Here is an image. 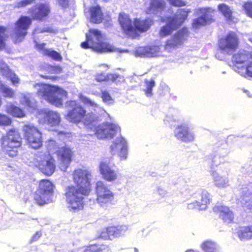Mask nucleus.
I'll return each instance as SVG.
<instances>
[{"label": "nucleus", "mask_w": 252, "mask_h": 252, "mask_svg": "<svg viewBox=\"0 0 252 252\" xmlns=\"http://www.w3.org/2000/svg\"><path fill=\"white\" fill-rule=\"evenodd\" d=\"M38 96L57 107L63 105V100L66 97L67 92L55 86L37 83L34 85Z\"/></svg>", "instance_id": "nucleus-1"}, {"label": "nucleus", "mask_w": 252, "mask_h": 252, "mask_svg": "<svg viewBox=\"0 0 252 252\" xmlns=\"http://www.w3.org/2000/svg\"><path fill=\"white\" fill-rule=\"evenodd\" d=\"M86 41L81 43L82 48H92L97 52H109L114 51V47L104 42V39L101 32L96 29H90L86 34Z\"/></svg>", "instance_id": "nucleus-2"}, {"label": "nucleus", "mask_w": 252, "mask_h": 252, "mask_svg": "<svg viewBox=\"0 0 252 252\" xmlns=\"http://www.w3.org/2000/svg\"><path fill=\"white\" fill-rule=\"evenodd\" d=\"M2 151L10 157L18 154V149L21 145V138L19 131L15 128L9 130L1 140Z\"/></svg>", "instance_id": "nucleus-3"}, {"label": "nucleus", "mask_w": 252, "mask_h": 252, "mask_svg": "<svg viewBox=\"0 0 252 252\" xmlns=\"http://www.w3.org/2000/svg\"><path fill=\"white\" fill-rule=\"evenodd\" d=\"M119 21L124 32L127 35L133 33L136 30L140 32H145L149 29L153 24V21L151 19L141 21L135 19L132 23L129 16L124 13L120 14Z\"/></svg>", "instance_id": "nucleus-4"}, {"label": "nucleus", "mask_w": 252, "mask_h": 252, "mask_svg": "<svg viewBox=\"0 0 252 252\" xmlns=\"http://www.w3.org/2000/svg\"><path fill=\"white\" fill-rule=\"evenodd\" d=\"M87 190H82L71 186L65 189V199L67 207L70 211L78 212L84 206V196L89 194Z\"/></svg>", "instance_id": "nucleus-5"}, {"label": "nucleus", "mask_w": 252, "mask_h": 252, "mask_svg": "<svg viewBox=\"0 0 252 252\" xmlns=\"http://www.w3.org/2000/svg\"><path fill=\"white\" fill-rule=\"evenodd\" d=\"M33 163L44 174L50 176L56 169L55 161L51 154L38 151L34 155Z\"/></svg>", "instance_id": "nucleus-6"}, {"label": "nucleus", "mask_w": 252, "mask_h": 252, "mask_svg": "<svg viewBox=\"0 0 252 252\" xmlns=\"http://www.w3.org/2000/svg\"><path fill=\"white\" fill-rule=\"evenodd\" d=\"M54 185L48 180H42L34 196V199L40 205L48 204L53 201Z\"/></svg>", "instance_id": "nucleus-7"}, {"label": "nucleus", "mask_w": 252, "mask_h": 252, "mask_svg": "<svg viewBox=\"0 0 252 252\" xmlns=\"http://www.w3.org/2000/svg\"><path fill=\"white\" fill-rule=\"evenodd\" d=\"M189 12L188 9H179L174 16L168 19L166 25L161 28L160 36L164 37L170 34L184 22Z\"/></svg>", "instance_id": "nucleus-8"}, {"label": "nucleus", "mask_w": 252, "mask_h": 252, "mask_svg": "<svg viewBox=\"0 0 252 252\" xmlns=\"http://www.w3.org/2000/svg\"><path fill=\"white\" fill-rule=\"evenodd\" d=\"M23 130L25 137L31 147L37 149L42 146V134L36 127L32 124L26 125Z\"/></svg>", "instance_id": "nucleus-9"}, {"label": "nucleus", "mask_w": 252, "mask_h": 252, "mask_svg": "<svg viewBox=\"0 0 252 252\" xmlns=\"http://www.w3.org/2000/svg\"><path fill=\"white\" fill-rule=\"evenodd\" d=\"M95 188L97 196L96 200L100 206L104 207L112 203L114 199V194L104 182L98 181Z\"/></svg>", "instance_id": "nucleus-10"}, {"label": "nucleus", "mask_w": 252, "mask_h": 252, "mask_svg": "<svg viewBox=\"0 0 252 252\" xmlns=\"http://www.w3.org/2000/svg\"><path fill=\"white\" fill-rule=\"evenodd\" d=\"M73 180L76 184V188L82 190H87L90 192L91 173L86 169H77L73 174Z\"/></svg>", "instance_id": "nucleus-11"}, {"label": "nucleus", "mask_w": 252, "mask_h": 252, "mask_svg": "<svg viewBox=\"0 0 252 252\" xmlns=\"http://www.w3.org/2000/svg\"><path fill=\"white\" fill-rule=\"evenodd\" d=\"M39 123L50 130H54L61 122L60 114L53 111H45L38 116Z\"/></svg>", "instance_id": "nucleus-12"}, {"label": "nucleus", "mask_w": 252, "mask_h": 252, "mask_svg": "<svg viewBox=\"0 0 252 252\" xmlns=\"http://www.w3.org/2000/svg\"><path fill=\"white\" fill-rule=\"evenodd\" d=\"M238 45V39L236 34L230 32L221 38L219 41V48L224 54H232L237 48Z\"/></svg>", "instance_id": "nucleus-13"}, {"label": "nucleus", "mask_w": 252, "mask_h": 252, "mask_svg": "<svg viewBox=\"0 0 252 252\" xmlns=\"http://www.w3.org/2000/svg\"><path fill=\"white\" fill-rule=\"evenodd\" d=\"M120 128L117 125L106 123L98 126L95 128V134L98 139H111L119 132Z\"/></svg>", "instance_id": "nucleus-14"}, {"label": "nucleus", "mask_w": 252, "mask_h": 252, "mask_svg": "<svg viewBox=\"0 0 252 252\" xmlns=\"http://www.w3.org/2000/svg\"><path fill=\"white\" fill-rule=\"evenodd\" d=\"M114 164H112L109 160L104 159L100 161L99 170L102 178L106 181L112 182L118 179V173L113 168Z\"/></svg>", "instance_id": "nucleus-15"}, {"label": "nucleus", "mask_w": 252, "mask_h": 252, "mask_svg": "<svg viewBox=\"0 0 252 252\" xmlns=\"http://www.w3.org/2000/svg\"><path fill=\"white\" fill-rule=\"evenodd\" d=\"M188 36V29L183 28L168 39L165 45V50L171 52L176 49L178 46L183 44Z\"/></svg>", "instance_id": "nucleus-16"}, {"label": "nucleus", "mask_w": 252, "mask_h": 252, "mask_svg": "<svg viewBox=\"0 0 252 252\" xmlns=\"http://www.w3.org/2000/svg\"><path fill=\"white\" fill-rule=\"evenodd\" d=\"M67 104L72 109L69 110L66 115V119L72 123H78L81 122L86 114V110L75 101H70Z\"/></svg>", "instance_id": "nucleus-17"}, {"label": "nucleus", "mask_w": 252, "mask_h": 252, "mask_svg": "<svg viewBox=\"0 0 252 252\" xmlns=\"http://www.w3.org/2000/svg\"><path fill=\"white\" fill-rule=\"evenodd\" d=\"M110 148L112 154H117L121 160H126L127 158L128 154L127 142L122 136L115 139Z\"/></svg>", "instance_id": "nucleus-18"}, {"label": "nucleus", "mask_w": 252, "mask_h": 252, "mask_svg": "<svg viewBox=\"0 0 252 252\" xmlns=\"http://www.w3.org/2000/svg\"><path fill=\"white\" fill-rule=\"evenodd\" d=\"M128 229L127 225L123 224L107 227L100 234V237L105 240H112L125 235Z\"/></svg>", "instance_id": "nucleus-19"}, {"label": "nucleus", "mask_w": 252, "mask_h": 252, "mask_svg": "<svg viewBox=\"0 0 252 252\" xmlns=\"http://www.w3.org/2000/svg\"><path fill=\"white\" fill-rule=\"evenodd\" d=\"M32 21L30 17L27 16H21L17 22L15 29L16 42H19L27 33V30Z\"/></svg>", "instance_id": "nucleus-20"}, {"label": "nucleus", "mask_w": 252, "mask_h": 252, "mask_svg": "<svg viewBox=\"0 0 252 252\" xmlns=\"http://www.w3.org/2000/svg\"><path fill=\"white\" fill-rule=\"evenodd\" d=\"M174 135L179 140L185 142H191L195 139V135L188 125L184 124L178 126L174 130Z\"/></svg>", "instance_id": "nucleus-21"}, {"label": "nucleus", "mask_w": 252, "mask_h": 252, "mask_svg": "<svg viewBox=\"0 0 252 252\" xmlns=\"http://www.w3.org/2000/svg\"><path fill=\"white\" fill-rule=\"evenodd\" d=\"M213 11L214 10L211 8H201L199 9L197 11V14L199 17L194 20L192 23L193 27L197 29L211 21Z\"/></svg>", "instance_id": "nucleus-22"}, {"label": "nucleus", "mask_w": 252, "mask_h": 252, "mask_svg": "<svg viewBox=\"0 0 252 252\" xmlns=\"http://www.w3.org/2000/svg\"><path fill=\"white\" fill-rule=\"evenodd\" d=\"M56 154L60 161L61 170L65 171L71 161L73 152L70 148L64 147L59 149Z\"/></svg>", "instance_id": "nucleus-23"}, {"label": "nucleus", "mask_w": 252, "mask_h": 252, "mask_svg": "<svg viewBox=\"0 0 252 252\" xmlns=\"http://www.w3.org/2000/svg\"><path fill=\"white\" fill-rule=\"evenodd\" d=\"M229 154V150L226 143H218L214 148V157L212 159L214 164L217 165L223 163L224 158Z\"/></svg>", "instance_id": "nucleus-24"}, {"label": "nucleus", "mask_w": 252, "mask_h": 252, "mask_svg": "<svg viewBox=\"0 0 252 252\" xmlns=\"http://www.w3.org/2000/svg\"><path fill=\"white\" fill-rule=\"evenodd\" d=\"M248 52L243 50L240 51L238 53L234 55L232 58V62L234 64L233 69L239 73V71H242L241 68L242 66L246 65V62L249 59Z\"/></svg>", "instance_id": "nucleus-25"}, {"label": "nucleus", "mask_w": 252, "mask_h": 252, "mask_svg": "<svg viewBox=\"0 0 252 252\" xmlns=\"http://www.w3.org/2000/svg\"><path fill=\"white\" fill-rule=\"evenodd\" d=\"M214 212L219 213L220 218L225 222L230 223L234 219L233 212L226 206L217 205L213 208Z\"/></svg>", "instance_id": "nucleus-26"}, {"label": "nucleus", "mask_w": 252, "mask_h": 252, "mask_svg": "<svg viewBox=\"0 0 252 252\" xmlns=\"http://www.w3.org/2000/svg\"><path fill=\"white\" fill-rule=\"evenodd\" d=\"M0 72L2 75L10 80L13 85L16 86L19 82V79L14 72L10 70L6 64L0 59Z\"/></svg>", "instance_id": "nucleus-27"}, {"label": "nucleus", "mask_w": 252, "mask_h": 252, "mask_svg": "<svg viewBox=\"0 0 252 252\" xmlns=\"http://www.w3.org/2000/svg\"><path fill=\"white\" fill-rule=\"evenodd\" d=\"M213 177L214 185L218 188H223L228 186L229 180L227 174H222L215 171L210 173Z\"/></svg>", "instance_id": "nucleus-28"}, {"label": "nucleus", "mask_w": 252, "mask_h": 252, "mask_svg": "<svg viewBox=\"0 0 252 252\" xmlns=\"http://www.w3.org/2000/svg\"><path fill=\"white\" fill-rule=\"evenodd\" d=\"M50 11V9L48 4L42 3L37 5L32 10V14L33 18L41 20L48 15Z\"/></svg>", "instance_id": "nucleus-29"}, {"label": "nucleus", "mask_w": 252, "mask_h": 252, "mask_svg": "<svg viewBox=\"0 0 252 252\" xmlns=\"http://www.w3.org/2000/svg\"><path fill=\"white\" fill-rule=\"evenodd\" d=\"M95 79L98 82L110 81L116 84H119L125 81L123 76L116 74H108L106 76L103 73L98 74L95 76Z\"/></svg>", "instance_id": "nucleus-30"}, {"label": "nucleus", "mask_w": 252, "mask_h": 252, "mask_svg": "<svg viewBox=\"0 0 252 252\" xmlns=\"http://www.w3.org/2000/svg\"><path fill=\"white\" fill-rule=\"evenodd\" d=\"M34 42L35 44V46L36 48L41 50H43V53L45 55H46L56 61H60L62 60V57L59 53L52 50V49L44 50L45 46L44 43L39 44L35 40H34Z\"/></svg>", "instance_id": "nucleus-31"}, {"label": "nucleus", "mask_w": 252, "mask_h": 252, "mask_svg": "<svg viewBox=\"0 0 252 252\" xmlns=\"http://www.w3.org/2000/svg\"><path fill=\"white\" fill-rule=\"evenodd\" d=\"M165 2L163 0H151L150 7L147 9L148 14H158L163 9Z\"/></svg>", "instance_id": "nucleus-32"}, {"label": "nucleus", "mask_w": 252, "mask_h": 252, "mask_svg": "<svg viewBox=\"0 0 252 252\" xmlns=\"http://www.w3.org/2000/svg\"><path fill=\"white\" fill-rule=\"evenodd\" d=\"M90 11L91 22L96 24L101 22L102 14L99 6L92 7L90 9Z\"/></svg>", "instance_id": "nucleus-33"}, {"label": "nucleus", "mask_w": 252, "mask_h": 252, "mask_svg": "<svg viewBox=\"0 0 252 252\" xmlns=\"http://www.w3.org/2000/svg\"><path fill=\"white\" fill-rule=\"evenodd\" d=\"M238 236L241 240L252 239V227H241L237 231Z\"/></svg>", "instance_id": "nucleus-34"}, {"label": "nucleus", "mask_w": 252, "mask_h": 252, "mask_svg": "<svg viewBox=\"0 0 252 252\" xmlns=\"http://www.w3.org/2000/svg\"><path fill=\"white\" fill-rule=\"evenodd\" d=\"M201 247L205 252H220L217 244L211 241H204Z\"/></svg>", "instance_id": "nucleus-35"}, {"label": "nucleus", "mask_w": 252, "mask_h": 252, "mask_svg": "<svg viewBox=\"0 0 252 252\" xmlns=\"http://www.w3.org/2000/svg\"><path fill=\"white\" fill-rule=\"evenodd\" d=\"M20 102L22 104L31 109H34L36 107L35 103L32 99L31 95L30 94H22Z\"/></svg>", "instance_id": "nucleus-36"}, {"label": "nucleus", "mask_w": 252, "mask_h": 252, "mask_svg": "<svg viewBox=\"0 0 252 252\" xmlns=\"http://www.w3.org/2000/svg\"><path fill=\"white\" fill-rule=\"evenodd\" d=\"M84 252H110V249L105 245H93L88 247Z\"/></svg>", "instance_id": "nucleus-37"}, {"label": "nucleus", "mask_w": 252, "mask_h": 252, "mask_svg": "<svg viewBox=\"0 0 252 252\" xmlns=\"http://www.w3.org/2000/svg\"><path fill=\"white\" fill-rule=\"evenodd\" d=\"M6 111L8 113L16 117H23L25 115L24 112L21 109L13 104L7 105Z\"/></svg>", "instance_id": "nucleus-38"}, {"label": "nucleus", "mask_w": 252, "mask_h": 252, "mask_svg": "<svg viewBox=\"0 0 252 252\" xmlns=\"http://www.w3.org/2000/svg\"><path fill=\"white\" fill-rule=\"evenodd\" d=\"M0 92L5 97L12 98L15 94V91L8 86L3 84L0 81Z\"/></svg>", "instance_id": "nucleus-39"}, {"label": "nucleus", "mask_w": 252, "mask_h": 252, "mask_svg": "<svg viewBox=\"0 0 252 252\" xmlns=\"http://www.w3.org/2000/svg\"><path fill=\"white\" fill-rule=\"evenodd\" d=\"M79 98L80 100L86 106H90L92 107V109H94V111L96 112H97L98 110H100V108L97 105V104L95 103L94 101L90 99L89 98L86 96L80 94L79 95Z\"/></svg>", "instance_id": "nucleus-40"}, {"label": "nucleus", "mask_w": 252, "mask_h": 252, "mask_svg": "<svg viewBox=\"0 0 252 252\" xmlns=\"http://www.w3.org/2000/svg\"><path fill=\"white\" fill-rule=\"evenodd\" d=\"M219 10L222 13L228 21H232V11L226 5L221 4L218 6Z\"/></svg>", "instance_id": "nucleus-41"}, {"label": "nucleus", "mask_w": 252, "mask_h": 252, "mask_svg": "<svg viewBox=\"0 0 252 252\" xmlns=\"http://www.w3.org/2000/svg\"><path fill=\"white\" fill-rule=\"evenodd\" d=\"M210 195L207 191H203L201 194V202L200 203V210H204L206 208L208 204L210 203Z\"/></svg>", "instance_id": "nucleus-42"}, {"label": "nucleus", "mask_w": 252, "mask_h": 252, "mask_svg": "<svg viewBox=\"0 0 252 252\" xmlns=\"http://www.w3.org/2000/svg\"><path fill=\"white\" fill-rule=\"evenodd\" d=\"M145 89L144 91L147 96H151L152 95V89L155 86V82L154 80H148L146 79L145 81Z\"/></svg>", "instance_id": "nucleus-43"}, {"label": "nucleus", "mask_w": 252, "mask_h": 252, "mask_svg": "<svg viewBox=\"0 0 252 252\" xmlns=\"http://www.w3.org/2000/svg\"><path fill=\"white\" fill-rule=\"evenodd\" d=\"M60 149L56 143L53 140H50L47 143V151L44 152H48L51 154L52 153H56L57 151Z\"/></svg>", "instance_id": "nucleus-44"}, {"label": "nucleus", "mask_w": 252, "mask_h": 252, "mask_svg": "<svg viewBox=\"0 0 252 252\" xmlns=\"http://www.w3.org/2000/svg\"><path fill=\"white\" fill-rule=\"evenodd\" d=\"M101 97L103 101L107 104L110 105L114 103L113 98L106 90L101 91Z\"/></svg>", "instance_id": "nucleus-45"}, {"label": "nucleus", "mask_w": 252, "mask_h": 252, "mask_svg": "<svg viewBox=\"0 0 252 252\" xmlns=\"http://www.w3.org/2000/svg\"><path fill=\"white\" fill-rule=\"evenodd\" d=\"M149 50L148 46L147 47H140L138 48L135 52V54L136 56H138L140 57H149V54L148 53V51Z\"/></svg>", "instance_id": "nucleus-46"}, {"label": "nucleus", "mask_w": 252, "mask_h": 252, "mask_svg": "<svg viewBox=\"0 0 252 252\" xmlns=\"http://www.w3.org/2000/svg\"><path fill=\"white\" fill-rule=\"evenodd\" d=\"M240 202L243 207L249 210H252V200L250 199L248 196H243L240 199Z\"/></svg>", "instance_id": "nucleus-47"}, {"label": "nucleus", "mask_w": 252, "mask_h": 252, "mask_svg": "<svg viewBox=\"0 0 252 252\" xmlns=\"http://www.w3.org/2000/svg\"><path fill=\"white\" fill-rule=\"evenodd\" d=\"M241 68L242 69V71H239V73L241 75L247 74L248 76L252 77V58L250 63L246 67L242 66Z\"/></svg>", "instance_id": "nucleus-48"}, {"label": "nucleus", "mask_w": 252, "mask_h": 252, "mask_svg": "<svg viewBox=\"0 0 252 252\" xmlns=\"http://www.w3.org/2000/svg\"><path fill=\"white\" fill-rule=\"evenodd\" d=\"M96 119V118L95 117L93 113V112L91 113H88L86 115L85 114V116L83 119V122L86 125H89L92 124L93 122H94Z\"/></svg>", "instance_id": "nucleus-49"}, {"label": "nucleus", "mask_w": 252, "mask_h": 252, "mask_svg": "<svg viewBox=\"0 0 252 252\" xmlns=\"http://www.w3.org/2000/svg\"><path fill=\"white\" fill-rule=\"evenodd\" d=\"M44 32H56V30L53 29L52 27H47L45 28H37L35 29L33 32V34L34 35L36 33H44Z\"/></svg>", "instance_id": "nucleus-50"}, {"label": "nucleus", "mask_w": 252, "mask_h": 252, "mask_svg": "<svg viewBox=\"0 0 252 252\" xmlns=\"http://www.w3.org/2000/svg\"><path fill=\"white\" fill-rule=\"evenodd\" d=\"M5 33V29L4 27H0V49H2L5 46V38L6 37Z\"/></svg>", "instance_id": "nucleus-51"}, {"label": "nucleus", "mask_w": 252, "mask_h": 252, "mask_svg": "<svg viewBox=\"0 0 252 252\" xmlns=\"http://www.w3.org/2000/svg\"><path fill=\"white\" fill-rule=\"evenodd\" d=\"M149 50L148 51V53L150 54L149 57H152L157 56L158 55L160 48L159 46H148Z\"/></svg>", "instance_id": "nucleus-52"}, {"label": "nucleus", "mask_w": 252, "mask_h": 252, "mask_svg": "<svg viewBox=\"0 0 252 252\" xmlns=\"http://www.w3.org/2000/svg\"><path fill=\"white\" fill-rule=\"evenodd\" d=\"M243 7L247 13V14L252 18V2L248 1L246 3L243 5Z\"/></svg>", "instance_id": "nucleus-53"}, {"label": "nucleus", "mask_w": 252, "mask_h": 252, "mask_svg": "<svg viewBox=\"0 0 252 252\" xmlns=\"http://www.w3.org/2000/svg\"><path fill=\"white\" fill-rule=\"evenodd\" d=\"M11 122V120L8 117L0 114V125H9Z\"/></svg>", "instance_id": "nucleus-54"}, {"label": "nucleus", "mask_w": 252, "mask_h": 252, "mask_svg": "<svg viewBox=\"0 0 252 252\" xmlns=\"http://www.w3.org/2000/svg\"><path fill=\"white\" fill-rule=\"evenodd\" d=\"M35 0H22L17 3L16 6L19 8L25 7L29 4L32 3Z\"/></svg>", "instance_id": "nucleus-55"}, {"label": "nucleus", "mask_w": 252, "mask_h": 252, "mask_svg": "<svg viewBox=\"0 0 252 252\" xmlns=\"http://www.w3.org/2000/svg\"><path fill=\"white\" fill-rule=\"evenodd\" d=\"M200 203L195 201L188 204V208L189 209H197L200 210Z\"/></svg>", "instance_id": "nucleus-56"}, {"label": "nucleus", "mask_w": 252, "mask_h": 252, "mask_svg": "<svg viewBox=\"0 0 252 252\" xmlns=\"http://www.w3.org/2000/svg\"><path fill=\"white\" fill-rule=\"evenodd\" d=\"M157 191L158 194L162 197L165 196L167 193V191L164 189L159 187L157 188Z\"/></svg>", "instance_id": "nucleus-57"}, {"label": "nucleus", "mask_w": 252, "mask_h": 252, "mask_svg": "<svg viewBox=\"0 0 252 252\" xmlns=\"http://www.w3.org/2000/svg\"><path fill=\"white\" fill-rule=\"evenodd\" d=\"M228 54H227V55ZM226 54H224L220 49L217 52L216 57L220 60H222L224 59V55Z\"/></svg>", "instance_id": "nucleus-58"}, {"label": "nucleus", "mask_w": 252, "mask_h": 252, "mask_svg": "<svg viewBox=\"0 0 252 252\" xmlns=\"http://www.w3.org/2000/svg\"><path fill=\"white\" fill-rule=\"evenodd\" d=\"M41 236V232L40 231H37L36 233L32 237L30 241L31 243L37 240Z\"/></svg>", "instance_id": "nucleus-59"}, {"label": "nucleus", "mask_w": 252, "mask_h": 252, "mask_svg": "<svg viewBox=\"0 0 252 252\" xmlns=\"http://www.w3.org/2000/svg\"><path fill=\"white\" fill-rule=\"evenodd\" d=\"M61 5L63 7H65L68 3V0H58Z\"/></svg>", "instance_id": "nucleus-60"}, {"label": "nucleus", "mask_w": 252, "mask_h": 252, "mask_svg": "<svg viewBox=\"0 0 252 252\" xmlns=\"http://www.w3.org/2000/svg\"><path fill=\"white\" fill-rule=\"evenodd\" d=\"M51 70L54 73H59L61 72V68L59 67H51Z\"/></svg>", "instance_id": "nucleus-61"}, {"label": "nucleus", "mask_w": 252, "mask_h": 252, "mask_svg": "<svg viewBox=\"0 0 252 252\" xmlns=\"http://www.w3.org/2000/svg\"><path fill=\"white\" fill-rule=\"evenodd\" d=\"M249 39L251 42H252V32L249 35Z\"/></svg>", "instance_id": "nucleus-62"}, {"label": "nucleus", "mask_w": 252, "mask_h": 252, "mask_svg": "<svg viewBox=\"0 0 252 252\" xmlns=\"http://www.w3.org/2000/svg\"><path fill=\"white\" fill-rule=\"evenodd\" d=\"M186 252H199L194 251L193 250H187Z\"/></svg>", "instance_id": "nucleus-63"}, {"label": "nucleus", "mask_w": 252, "mask_h": 252, "mask_svg": "<svg viewBox=\"0 0 252 252\" xmlns=\"http://www.w3.org/2000/svg\"><path fill=\"white\" fill-rule=\"evenodd\" d=\"M245 93L250 97L251 96L250 95V92L248 91H245Z\"/></svg>", "instance_id": "nucleus-64"}]
</instances>
